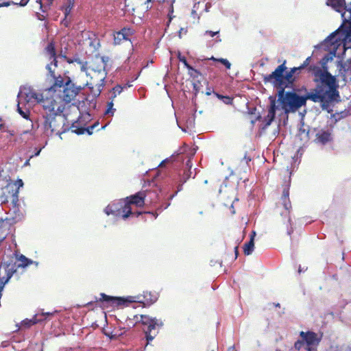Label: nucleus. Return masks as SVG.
I'll list each match as a JSON object with an SVG mask.
<instances>
[{
	"mask_svg": "<svg viewBox=\"0 0 351 351\" xmlns=\"http://www.w3.org/2000/svg\"><path fill=\"white\" fill-rule=\"evenodd\" d=\"M89 75L90 76V84L91 85H94V86L98 87L97 95H99V94L101 91V87L104 86L105 79H101L99 72V73L98 72H95V73L90 72Z\"/></svg>",
	"mask_w": 351,
	"mask_h": 351,
	"instance_id": "4be33fe9",
	"label": "nucleus"
},
{
	"mask_svg": "<svg viewBox=\"0 0 351 351\" xmlns=\"http://www.w3.org/2000/svg\"><path fill=\"white\" fill-rule=\"evenodd\" d=\"M255 236V232H252L251 235L250 240L244 245L243 252L245 255H250L254 250V237Z\"/></svg>",
	"mask_w": 351,
	"mask_h": 351,
	"instance_id": "bb28decb",
	"label": "nucleus"
},
{
	"mask_svg": "<svg viewBox=\"0 0 351 351\" xmlns=\"http://www.w3.org/2000/svg\"><path fill=\"white\" fill-rule=\"evenodd\" d=\"M210 60H213L216 61V62H221L222 64H223L225 66V67L227 69H230V67H231V63L227 59L222 58H215L214 57H212L210 58Z\"/></svg>",
	"mask_w": 351,
	"mask_h": 351,
	"instance_id": "72a5a7b5",
	"label": "nucleus"
},
{
	"mask_svg": "<svg viewBox=\"0 0 351 351\" xmlns=\"http://www.w3.org/2000/svg\"><path fill=\"white\" fill-rule=\"evenodd\" d=\"M286 61L285 60L282 64L278 66V67L269 75L263 77V82L265 84L271 83L274 86H282L283 85L293 86L295 81V69L291 68L289 71L284 73L287 70Z\"/></svg>",
	"mask_w": 351,
	"mask_h": 351,
	"instance_id": "39448f33",
	"label": "nucleus"
},
{
	"mask_svg": "<svg viewBox=\"0 0 351 351\" xmlns=\"http://www.w3.org/2000/svg\"><path fill=\"white\" fill-rule=\"evenodd\" d=\"M114 103L112 101H109L107 104V109L105 112L106 114H110L111 115H113L114 112L116 111V109L113 108Z\"/></svg>",
	"mask_w": 351,
	"mask_h": 351,
	"instance_id": "e433bc0d",
	"label": "nucleus"
},
{
	"mask_svg": "<svg viewBox=\"0 0 351 351\" xmlns=\"http://www.w3.org/2000/svg\"><path fill=\"white\" fill-rule=\"evenodd\" d=\"M98 125H99V123H98V122H96V123H95L93 125H92L91 126H94V128H95V127H97V126H98Z\"/></svg>",
	"mask_w": 351,
	"mask_h": 351,
	"instance_id": "680f3d73",
	"label": "nucleus"
},
{
	"mask_svg": "<svg viewBox=\"0 0 351 351\" xmlns=\"http://www.w3.org/2000/svg\"><path fill=\"white\" fill-rule=\"evenodd\" d=\"M345 65L347 67V70L351 71V58L346 62Z\"/></svg>",
	"mask_w": 351,
	"mask_h": 351,
	"instance_id": "49530a36",
	"label": "nucleus"
},
{
	"mask_svg": "<svg viewBox=\"0 0 351 351\" xmlns=\"http://www.w3.org/2000/svg\"><path fill=\"white\" fill-rule=\"evenodd\" d=\"M217 96H218V97H221V95H217ZM221 97H223V98H225V99H226L225 102H226V104H230V103H231V101H232V99L231 97H222V96H221Z\"/></svg>",
	"mask_w": 351,
	"mask_h": 351,
	"instance_id": "09e8293b",
	"label": "nucleus"
},
{
	"mask_svg": "<svg viewBox=\"0 0 351 351\" xmlns=\"http://www.w3.org/2000/svg\"><path fill=\"white\" fill-rule=\"evenodd\" d=\"M19 186L14 182H8L6 186L0 189V204L11 203L14 212L19 210Z\"/></svg>",
	"mask_w": 351,
	"mask_h": 351,
	"instance_id": "423d86ee",
	"label": "nucleus"
},
{
	"mask_svg": "<svg viewBox=\"0 0 351 351\" xmlns=\"http://www.w3.org/2000/svg\"><path fill=\"white\" fill-rule=\"evenodd\" d=\"M186 166H187V167H189V168H191V167L192 164H191V159H189V160L186 161Z\"/></svg>",
	"mask_w": 351,
	"mask_h": 351,
	"instance_id": "4d7b16f0",
	"label": "nucleus"
},
{
	"mask_svg": "<svg viewBox=\"0 0 351 351\" xmlns=\"http://www.w3.org/2000/svg\"><path fill=\"white\" fill-rule=\"evenodd\" d=\"M44 111H45V114L43 115V118L45 119L44 121V123H43V125H44V128H45V130H50L51 133H53L55 132H58L59 130H58L57 129V127H56V117L58 115V114H54L53 116V119L51 120V121H50L49 120H48V118H49V112H48L47 110L46 109H43Z\"/></svg>",
	"mask_w": 351,
	"mask_h": 351,
	"instance_id": "a211bd4d",
	"label": "nucleus"
},
{
	"mask_svg": "<svg viewBox=\"0 0 351 351\" xmlns=\"http://www.w3.org/2000/svg\"><path fill=\"white\" fill-rule=\"evenodd\" d=\"M25 99L27 102H37L40 104L43 108L44 101L45 99L51 98L47 95L46 91L44 93H38L32 88H25Z\"/></svg>",
	"mask_w": 351,
	"mask_h": 351,
	"instance_id": "4468645a",
	"label": "nucleus"
},
{
	"mask_svg": "<svg viewBox=\"0 0 351 351\" xmlns=\"http://www.w3.org/2000/svg\"><path fill=\"white\" fill-rule=\"evenodd\" d=\"M150 195L156 197V191H139L134 195H132L125 197V200L128 201L131 206H135L136 207L141 208L145 205L146 197Z\"/></svg>",
	"mask_w": 351,
	"mask_h": 351,
	"instance_id": "f8f14e48",
	"label": "nucleus"
},
{
	"mask_svg": "<svg viewBox=\"0 0 351 351\" xmlns=\"http://www.w3.org/2000/svg\"><path fill=\"white\" fill-rule=\"evenodd\" d=\"M12 3H14L13 2H12ZM10 5H11V2L10 1H8V2H4L3 3H0V7H2V6H9Z\"/></svg>",
	"mask_w": 351,
	"mask_h": 351,
	"instance_id": "603ef678",
	"label": "nucleus"
},
{
	"mask_svg": "<svg viewBox=\"0 0 351 351\" xmlns=\"http://www.w3.org/2000/svg\"><path fill=\"white\" fill-rule=\"evenodd\" d=\"M188 74L193 78L195 81L193 82V88L196 91H199L200 89L201 85V80L203 79L202 73L197 69H194L193 66H191L188 69Z\"/></svg>",
	"mask_w": 351,
	"mask_h": 351,
	"instance_id": "6ab92c4d",
	"label": "nucleus"
},
{
	"mask_svg": "<svg viewBox=\"0 0 351 351\" xmlns=\"http://www.w3.org/2000/svg\"><path fill=\"white\" fill-rule=\"evenodd\" d=\"M17 111L21 115L22 117H23L25 119H29L30 114L29 110H22V108L19 106V104H18Z\"/></svg>",
	"mask_w": 351,
	"mask_h": 351,
	"instance_id": "c9c22d12",
	"label": "nucleus"
},
{
	"mask_svg": "<svg viewBox=\"0 0 351 351\" xmlns=\"http://www.w3.org/2000/svg\"><path fill=\"white\" fill-rule=\"evenodd\" d=\"M291 203L289 199V187L285 186L282 191V194L280 202L276 205V222L278 226L285 230L287 234L289 236L293 232V228L291 219Z\"/></svg>",
	"mask_w": 351,
	"mask_h": 351,
	"instance_id": "7ed1b4c3",
	"label": "nucleus"
},
{
	"mask_svg": "<svg viewBox=\"0 0 351 351\" xmlns=\"http://www.w3.org/2000/svg\"><path fill=\"white\" fill-rule=\"evenodd\" d=\"M118 208L117 217H121L123 219H127L130 215H134L136 217L143 214L142 212H132V206L125 200V198L121 199L117 202Z\"/></svg>",
	"mask_w": 351,
	"mask_h": 351,
	"instance_id": "ddd939ff",
	"label": "nucleus"
},
{
	"mask_svg": "<svg viewBox=\"0 0 351 351\" xmlns=\"http://www.w3.org/2000/svg\"><path fill=\"white\" fill-rule=\"evenodd\" d=\"M326 5L331 6L338 12H342L345 7V0H327Z\"/></svg>",
	"mask_w": 351,
	"mask_h": 351,
	"instance_id": "b1692460",
	"label": "nucleus"
},
{
	"mask_svg": "<svg viewBox=\"0 0 351 351\" xmlns=\"http://www.w3.org/2000/svg\"><path fill=\"white\" fill-rule=\"evenodd\" d=\"M74 3H75V0H66L65 12H64V14H65L64 20H66L67 16L69 14L71 9L74 6Z\"/></svg>",
	"mask_w": 351,
	"mask_h": 351,
	"instance_id": "2f4dec72",
	"label": "nucleus"
},
{
	"mask_svg": "<svg viewBox=\"0 0 351 351\" xmlns=\"http://www.w3.org/2000/svg\"><path fill=\"white\" fill-rule=\"evenodd\" d=\"M116 97H117V96L115 94H112V92H110V97H109L110 101H112V102L114 103Z\"/></svg>",
	"mask_w": 351,
	"mask_h": 351,
	"instance_id": "8fccbe9b",
	"label": "nucleus"
},
{
	"mask_svg": "<svg viewBox=\"0 0 351 351\" xmlns=\"http://www.w3.org/2000/svg\"><path fill=\"white\" fill-rule=\"evenodd\" d=\"M129 299H125L121 297H114L108 295L106 293H101L99 298H95V302H100L103 307H117L123 305Z\"/></svg>",
	"mask_w": 351,
	"mask_h": 351,
	"instance_id": "9d476101",
	"label": "nucleus"
},
{
	"mask_svg": "<svg viewBox=\"0 0 351 351\" xmlns=\"http://www.w3.org/2000/svg\"><path fill=\"white\" fill-rule=\"evenodd\" d=\"M104 212L107 215H112L114 216L117 217L118 208L117 206V202H113L112 204H108L105 208Z\"/></svg>",
	"mask_w": 351,
	"mask_h": 351,
	"instance_id": "cd10ccee",
	"label": "nucleus"
},
{
	"mask_svg": "<svg viewBox=\"0 0 351 351\" xmlns=\"http://www.w3.org/2000/svg\"><path fill=\"white\" fill-rule=\"evenodd\" d=\"M178 60L180 62H182L184 65L189 69L191 66L188 63L186 58L184 56H181L180 54L178 55Z\"/></svg>",
	"mask_w": 351,
	"mask_h": 351,
	"instance_id": "58836bf2",
	"label": "nucleus"
},
{
	"mask_svg": "<svg viewBox=\"0 0 351 351\" xmlns=\"http://www.w3.org/2000/svg\"><path fill=\"white\" fill-rule=\"evenodd\" d=\"M219 33V30H217L215 32L207 30V31H206L205 34H209L211 37H213L215 35L218 34Z\"/></svg>",
	"mask_w": 351,
	"mask_h": 351,
	"instance_id": "c03bdc74",
	"label": "nucleus"
},
{
	"mask_svg": "<svg viewBox=\"0 0 351 351\" xmlns=\"http://www.w3.org/2000/svg\"><path fill=\"white\" fill-rule=\"evenodd\" d=\"M311 57H308L304 62L300 65V68L304 69L305 67L308 66L311 62Z\"/></svg>",
	"mask_w": 351,
	"mask_h": 351,
	"instance_id": "79ce46f5",
	"label": "nucleus"
},
{
	"mask_svg": "<svg viewBox=\"0 0 351 351\" xmlns=\"http://www.w3.org/2000/svg\"><path fill=\"white\" fill-rule=\"evenodd\" d=\"M15 182L17 184V186H19V189L23 185V182L22 180H19L17 181V182Z\"/></svg>",
	"mask_w": 351,
	"mask_h": 351,
	"instance_id": "864d4df0",
	"label": "nucleus"
},
{
	"mask_svg": "<svg viewBox=\"0 0 351 351\" xmlns=\"http://www.w3.org/2000/svg\"><path fill=\"white\" fill-rule=\"evenodd\" d=\"M300 336L305 342L307 351H317V347L322 339V334L319 335L313 331H301Z\"/></svg>",
	"mask_w": 351,
	"mask_h": 351,
	"instance_id": "1a4fd4ad",
	"label": "nucleus"
},
{
	"mask_svg": "<svg viewBox=\"0 0 351 351\" xmlns=\"http://www.w3.org/2000/svg\"><path fill=\"white\" fill-rule=\"evenodd\" d=\"M81 90V86H76L69 77H66L65 86L61 93L55 94L43 102V109L49 112L48 120L51 121L54 114L62 113L65 108V104L73 101Z\"/></svg>",
	"mask_w": 351,
	"mask_h": 351,
	"instance_id": "f03ea898",
	"label": "nucleus"
},
{
	"mask_svg": "<svg viewBox=\"0 0 351 351\" xmlns=\"http://www.w3.org/2000/svg\"><path fill=\"white\" fill-rule=\"evenodd\" d=\"M308 70L313 75L316 86L304 96H300L295 92H285L286 88L292 86H274L278 89V101L285 113L295 112L305 106L308 99L320 103L323 110H328L330 103L339 98L335 77L317 65H310Z\"/></svg>",
	"mask_w": 351,
	"mask_h": 351,
	"instance_id": "f257e3e1",
	"label": "nucleus"
},
{
	"mask_svg": "<svg viewBox=\"0 0 351 351\" xmlns=\"http://www.w3.org/2000/svg\"><path fill=\"white\" fill-rule=\"evenodd\" d=\"M28 2H29V0H21L20 1V3H19V5L20 6H25L27 4Z\"/></svg>",
	"mask_w": 351,
	"mask_h": 351,
	"instance_id": "3c124183",
	"label": "nucleus"
},
{
	"mask_svg": "<svg viewBox=\"0 0 351 351\" xmlns=\"http://www.w3.org/2000/svg\"><path fill=\"white\" fill-rule=\"evenodd\" d=\"M3 125L2 123H0V130L3 128Z\"/></svg>",
	"mask_w": 351,
	"mask_h": 351,
	"instance_id": "e2e57ef3",
	"label": "nucleus"
},
{
	"mask_svg": "<svg viewBox=\"0 0 351 351\" xmlns=\"http://www.w3.org/2000/svg\"><path fill=\"white\" fill-rule=\"evenodd\" d=\"M46 68L50 76L54 80V82L51 86L45 90L49 97H52L55 95V94L61 93V90L65 86L66 78L62 77L60 74L56 73L55 69L56 67H52V65H47Z\"/></svg>",
	"mask_w": 351,
	"mask_h": 351,
	"instance_id": "0eeeda50",
	"label": "nucleus"
},
{
	"mask_svg": "<svg viewBox=\"0 0 351 351\" xmlns=\"http://www.w3.org/2000/svg\"><path fill=\"white\" fill-rule=\"evenodd\" d=\"M343 10L345 12H341V17L345 24V21H351V2L348 5H345Z\"/></svg>",
	"mask_w": 351,
	"mask_h": 351,
	"instance_id": "c756f323",
	"label": "nucleus"
},
{
	"mask_svg": "<svg viewBox=\"0 0 351 351\" xmlns=\"http://www.w3.org/2000/svg\"><path fill=\"white\" fill-rule=\"evenodd\" d=\"M53 314L51 313H37L34 316V320H38L36 322V324L42 323L44 321H45L48 317L51 316Z\"/></svg>",
	"mask_w": 351,
	"mask_h": 351,
	"instance_id": "7c9ffc66",
	"label": "nucleus"
},
{
	"mask_svg": "<svg viewBox=\"0 0 351 351\" xmlns=\"http://www.w3.org/2000/svg\"><path fill=\"white\" fill-rule=\"evenodd\" d=\"M276 306H278V307H279V306H280V304H278H278H276Z\"/></svg>",
	"mask_w": 351,
	"mask_h": 351,
	"instance_id": "69168bd1",
	"label": "nucleus"
},
{
	"mask_svg": "<svg viewBox=\"0 0 351 351\" xmlns=\"http://www.w3.org/2000/svg\"><path fill=\"white\" fill-rule=\"evenodd\" d=\"M90 72H99L101 79H106L107 72L106 71V63L103 58H96L90 66Z\"/></svg>",
	"mask_w": 351,
	"mask_h": 351,
	"instance_id": "2eb2a0df",
	"label": "nucleus"
},
{
	"mask_svg": "<svg viewBox=\"0 0 351 351\" xmlns=\"http://www.w3.org/2000/svg\"><path fill=\"white\" fill-rule=\"evenodd\" d=\"M234 253H235V258H237L239 254V246L237 245L234 247Z\"/></svg>",
	"mask_w": 351,
	"mask_h": 351,
	"instance_id": "5fc2aeb1",
	"label": "nucleus"
},
{
	"mask_svg": "<svg viewBox=\"0 0 351 351\" xmlns=\"http://www.w3.org/2000/svg\"><path fill=\"white\" fill-rule=\"evenodd\" d=\"M243 159L245 160L247 165L250 161H251V158L250 156H247L246 155L244 156Z\"/></svg>",
	"mask_w": 351,
	"mask_h": 351,
	"instance_id": "6e6d98bb",
	"label": "nucleus"
},
{
	"mask_svg": "<svg viewBox=\"0 0 351 351\" xmlns=\"http://www.w3.org/2000/svg\"><path fill=\"white\" fill-rule=\"evenodd\" d=\"M62 58L69 64L77 63L80 66L82 71H86L87 70V62L82 61L78 56L74 57L73 58H68L66 56L63 55Z\"/></svg>",
	"mask_w": 351,
	"mask_h": 351,
	"instance_id": "393cba45",
	"label": "nucleus"
},
{
	"mask_svg": "<svg viewBox=\"0 0 351 351\" xmlns=\"http://www.w3.org/2000/svg\"><path fill=\"white\" fill-rule=\"evenodd\" d=\"M14 259H16L19 267L24 268L33 263L32 260L27 258L23 254L17 255Z\"/></svg>",
	"mask_w": 351,
	"mask_h": 351,
	"instance_id": "a878e982",
	"label": "nucleus"
},
{
	"mask_svg": "<svg viewBox=\"0 0 351 351\" xmlns=\"http://www.w3.org/2000/svg\"><path fill=\"white\" fill-rule=\"evenodd\" d=\"M123 89V86L120 85H117L110 90V92H112V94H115L116 96H117L118 95H120L122 93Z\"/></svg>",
	"mask_w": 351,
	"mask_h": 351,
	"instance_id": "4c0bfd02",
	"label": "nucleus"
},
{
	"mask_svg": "<svg viewBox=\"0 0 351 351\" xmlns=\"http://www.w3.org/2000/svg\"><path fill=\"white\" fill-rule=\"evenodd\" d=\"M270 106L268 110L267 115L265 117L266 126L269 125L274 121L276 116V99L273 97H270Z\"/></svg>",
	"mask_w": 351,
	"mask_h": 351,
	"instance_id": "5701e85b",
	"label": "nucleus"
},
{
	"mask_svg": "<svg viewBox=\"0 0 351 351\" xmlns=\"http://www.w3.org/2000/svg\"><path fill=\"white\" fill-rule=\"evenodd\" d=\"M84 128L83 127L77 128L75 130H73V132H75L77 134H84Z\"/></svg>",
	"mask_w": 351,
	"mask_h": 351,
	"instance_id": "37998d69",
	"label": "nucleus"
},
{
	"mask_svg": "<svg viewBox=\"0 0 351 351\" xmlns=\"http://www.w3.org/2000/svg\"><path fill=\"white\" fill-rule=\"evenodd\" d=\"M293 69H295V73L300 72L302 69H303L302 68H300V66L298 67H293Z\"/></svg>",
	"mask_w": 351,
	"mask_h": 351,
	"instance_id": "13d9d810",
	"label": "nucleus"
},
{
	"mask_svg": "<svg viewBox=\"0 0 351 351\" xmlns=\"http://www.w3.org/2000/svg\"><path fill=\"white\" fill-rule=\"evenodd\" d=\"M12 225V219L0 217V243L6 238Z\"/></svg>",
	"mask_w": 351,
	"mask_h": 351,
	"instance_id": "dca6fc26",
	"label": "nucleus"
},
{
	"mask_svg": "<svg viewBox=\"0 0 351 351\" xmlns=\"http://www.w3.org/2000/svg\"><path fill=\"white\" fill-rule=\"evenodd\" d=\"M143 214L145 213V214H148V215H152L155 219L157 218L158 217V213L156 212H150V211H147V212H142Z\"/></svg>",
	"mask_w": 351,
	"mask_h": 351,
	"instance_id": "de8ad7c7",
	"label": "nucleus"
},
{
	"mask_svg": "<svg viewBox=\"0 0 351 351\" xmlns=\"http://www.w3.org/2000/svg\"><path fill=\"white\" fill-rule=\"evenodd\" d=\"M341 33H342V36H344V39L348 42V38L351 37V21H345V24L343 23L338 29L328 36L325 41L335 46H339L337 36Z\"/></svg>",
	"mask_w": 351,
	"mask_h": 351,
	"instance_id": "6e6552de",
	"label": "nucleus"
},
{
	"mask_svg": "<svg viewBox=\"0 0 351 351\" xmlns=\"http://www.w3.org/2000/svg\"><path fill=\"white\" fill-rule=\"evenodd\" d=\"M171 19H172L171 16L169 15V21H171Z\"/></svg>",
	"mask_w": 351,
	"mask_h": 351,
	"instance_id": "774afa93",
	"label": "nucleus"
},
{
	"mask_svg": "<svg viewBox=\"0 0 351 351\" xmlns=\"http://www.w3.org/2000/svg\"><path fill=\"white\" fill-rule=\"evenodd\" d=\"M53 0H37L36 3L39 4L40 11L46 12L51 7Z\"/></svg>",
	"mask_w": 351,
	"mask_h": 351,
	"instance_id": "c85d7f7f",
	"label": "nucleus"
},
{
	"mask_svg": "<svg viewBox=\"0 0 351 351\" xmlns=\"http://www.w3.org/2000/svg\"><path fill=\"white\" fill-rule=\"evenodd\" d=\"M134 30L130 27H123L114 36V43L120 44L122 40H130V36L134 35Z\"/></svg>",
	"mask_w": 351,
	"mask_h": 351,
	"instance_id": "f3484780",
	"label": "nucleus"
},
{
	"mask_svg": "<svg viewBox=\"0 0 351 351\" xmlns=\"http://www.w3.org/2000/svg\"><path fill=\"white\" fill-rule=\"evenodd\" d=\"M173 12V7H171V12Z\"/></svg>",
	"mask_w": 351,
	"mask_h": 351,
	"instance_id": "338daca9",
	"label": "nucleus"
},
{
	"mask_svg": "<svg viewBox=\"0 0 351 351\" xmlns=\"http://www.w3.org/2000/svg\"><path fill=\"white\" fill-rule=\"evenodd\" d=\"M36 322H38V320L35 321L34 319V317H33L32 319H25L23 320L21 325H22V326H23L25 328H29L32 326L36 324Z\"/></svg>",
	"mask_w": 351,
	"mask_h": 351,
	"instance_id": "f704fd0d",
	"label": "nucleus"
},
{
	"mask_svg": "<svg viewBox=\"0 0 351 351\" xmlns=\"http://www.w3.org/2000/svg\"><path fill=\"white\" fill-rule=\"evenodd\" d=\"M40 150L38 151V152L35 154L36 156L38 155L39 153H40Z\"/></svg>",
	"mask_w": 351,
	"mask_h": 351,
	"instance_id": "0e129e2a",
	"label": "nucleus"
},
{
	"mask_svg": "<svg viewBox=\"0 0 351 351\" xmlns=\"http://www.w3.org/2000/svg\"><path fill=\"white\" fill-rule=\"evenodd\" d=\"M93 129H94V126H89V127L85 128H84V133L86 132L89 135H90V134H93Z\"/></svg>",
	"mask_w": 351,
	"mask_h": 351,
	"instance_id": "a18cd8bd",
	"label": "nucleus"
},
{
	"mask_svg": "<svg viewBox=\"0 0 351 351\" xmlns=\"http://www.w3.org/2000/svg\"><path fill=\"white\" fill-rule=\"evenodd\" d=\"M343 37L341 38V36H337V39H338V44H341V43H343V47L345 49H347V48H351V37H350V38H348V42L344 39V36H342Z\"/></svg>",
	"mask_w": 351,
	"mask_h": 351,
	"instance_id": "473e14b6",
	"label": "nucleus"
},
{
	"mask_svg": "<svg viewBox=\"0 0 351 351\" xmlns=\"http://www.w3.org/2000/svg\"><path fill=\"white\" fill-rule=\"evenodd\" d=\"M183 28H181L179 31V37L181 38V33H182Z\"/></svg>",
	"mask_w": 351,
	"mask_h": 351,
	"instance_id": "052dcab7",
	"label": "nucleus"
},
{
	"mask_svg": "<svg viewBox=\"0 0 351 351\" xmlns=\"http://www.w3.org/2000/svg\"><path fill=\"white\" fill-rule=\"evenodd\" d=\"M167 160H162L160 165H159V167H162L165 165V163L167 162Z\"/></svg>",
	"mask_w": 351,
	"mask_h": 351,
	"instance_id": "bf43d9fd",
	"label": "nucleus"
},
{
	"mask_svg": "<svg viewBox=\"0 0 351 351\" xmlns=\"http://www.w3.org/2000/svg\"><path fill=\"white\" fill-rule=\"evenodd\" d=\"M45 53L49 56L51 62L48 65H52V67H57L58 60L56 58V52L55 49V45L53 42L48 43L45 49Z\"/></svg>",
	"mask_w": 351,
	"mask_h": 351,
	"instance_id": "412c9836",
	"label": "nucleus"
},
{
	"mask_svg": "<svg viewBox=\"0 0 351 351\" xmlns=\"http://www.w3.org/2000/svg\"><path fill=\"white\" fill-rule=\"evenodd\" d=\"M128 327L130 328L135 326V324L141 322L144 326L143 331L147 343L152 341L158 334L160 329L163 326V322L160 319H156L149 317L147 315H134L133 317H129L125 319Z\"/></svg>",
	"mask_w": 351,
	"mask_h": 351,
	"instance_id": "20e7f679",
	"label": "nucleus"
},
{
	"mask_svg": "<svg viewBox=\"0 0 351 351\" xmlns=\"http://www.w3.org/2000/svg\"><path fill=\"white\" fill-rule=\"evenodd\" d=\"M332 133L329 130H321L319 131L315 136V142L322 145H326V143L332 141Z\"/></svg>",
	"mask_w": 351,
	"mask_h": 351,
	"instance_id": "aec40b11",
	"label": "nucleus"
},
{
	"mask_svg": "<svg viewBox=\"0 0 351 351\" xmlns=\"http://www.w3.org/2000/svg\"><path fill=\"white\" fill-rule=\"evenodd\" d=\"M158 199V195L157 193H156V197L150 195L146 197V200L149 201L150 204L156 203Z\"/></svg>",
	"mask_w": 351,
	"mask_h": 351,
	"instance_id": "ea45409f",
	"label": "nucleus"
},
{
	"mask_svg": "<svg viewBox=\"0 0 351 351\" xmlns=\"http://www.w3.org/2000/svg\"><path fill=\"white\" fill-rule=\"evenodd\" d=\"M304 343H305V342L302 340H298L295 342L294 343V348L298 350H300L302 348V346L304 345Z\"/></svg>",
	"mask_w": 351,
	"mask_h": 351,
	"instance_id": "a19ab883",
	"label": "nucleus"
},
{
	"mask_svg": "<svg viewBox=\"0 0 351 351\" xmlns=\"http://www.w3.org/2000/svg\"><path fill=\"white\" fill-rule=\"evenodd\" d=\"M128 302H137L142 303L143 306H150L155 303L158 298V293L156 291H145L142 294H139L136 297H130Z\"/></svg>",
	"mask_w": 351,
	"mask_h": 351,
	"instance_id": "9b49d317",
	"label": "nucleus"
}]
</instances>
